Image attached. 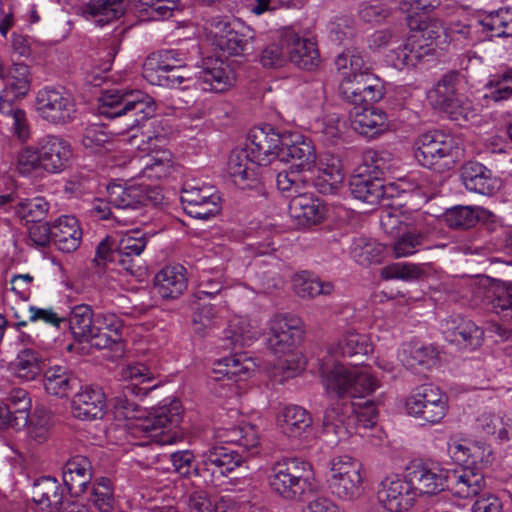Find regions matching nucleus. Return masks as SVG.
I'll return each instance as SVG.
<instances>
[{"mask_svg":"<svg viewBox=\"0 0 512 512\" xmlns=\"http://www.w3.org/2000/svg\"><path fill=\"white\" fill-rule=\"evenodd\" d=\"M187 53L182 49H163L150 54L143 64V77L151 85L170 89L194 87L205 92H224L235 82V73L217 58L203 60L192 75L179 73L185 65Z\"/></svg>","mask_w":512,"mask_h":512,"instance_id":"obj_1","label":"nucleus"},{"mask_svg":"<svg viewBox=\"0 0 512 512\" xmlns=\"http://www.w3.org/2000/svg\"><path fill=\"white\" fill-rule=\"evenodd\" d=\"M135 394L121 391L112 399L115 418L126 419L128 434L135 441V447H148L152 444L171 445L183 439V434L176 431L182 421V405L179 400H172L168 405L157 407L146 417L140 415L139 406L129 397Z\"/></svg>","mask_w":512,"mask_h":512,"instance_id":"obj_2","label":"nucleus"},{"mask_svg":"<svg viewBox=\"0 0 512 512\" xmlns=\"http://www.w3.org/2000/svg\"><path fill=\"white\" fill-rule=\"evenodd\" d=\"M303 333L301 319L297 316L278 314L269 321L267 347L278 357L273 376L281 375V381L295 377L305 368V361L295 351Z\"/></svg>","mask_w":512,"mask_h":512,"instance_id":"obj_3","label":"nucleus"},{"mask_svg":"<svg viewBox=\"0 0 512 512\" xmlns=\"http://www.w3.org/2000/svg\"><path fill=\"white\" fill-rule=\"evenodd\" d=\"M320 381L326 394L337 397V401L347 397L364 399L380 386L368 367L340 362L323 363L320 366Z\"/></svg>","mask_w":512,"mask_h":512,"instance_id":"obj_4","label":"nucleus"},{"mask_svg":"<svg viewBox=\"0 0 512 512\" xmlns=\"http://www.w3.org/2000/svg\"><path fill=\"white\" fill-rule=\"evenodd\" d=\"M266 479L274 496L301 502L313 489L312 465L298 457H284L269 466Z\"/></svg>","mask_w":512,"mask_h":512,"instance_id":"obj_5","label":"nucleus"},{"mask_svg":"<svg viewBox=\"0 0 512 512\" xmlns=\"http://www.w3.org/2000/svg\"><path fill=\"white\" fill-rule=\"evenodd\" d=\"M97 111L107 119L125 117L128 131L153 116L155 102L140 90L109 89L101 92Z\"/></svg>","mask_w":512,"mask_h":512,"instance_id":"obj_6","label":"nucleus"},{"mask_svg":"<svg viewBox=\"0 0 512 512\" xmlns=\"http://www.w3.org/2000/svg\"><path fill=\"white\" fill-rule=\"evenodd\" d=\"M352 399L336 401L324 412L323 430L326 434H333L341 441L356 432V426L363 428L373 427L378 419L376 405L371 400Z\"/></svg>","mask_w":512,"mask_h":512,"instance_id":"obj_7","label":"nucleus"},{"mask_svg":"<svg viewBox=\"0 0 512 512\" xmlns=\"http://www.w3.org/2000/svg\"><path fill=\"white\" fill-rule=\"evenodd\" d=\"M447 42V28L439 19H431L412 33L402 44L392 48L386 55L387 62L397 70L416 67L425 56L432 55L433 43Z\"/></svg>","mask_w":512,"mask_h":512,"instance_id":"obj_8","label":"nucleus"},{"mask_svg":"<svg viewBox=\"0 0 512 512\" xmlns=\"http://www.w3.org/2000/svg\"><path fill=\"white\" fill-rule=\"evenodd\" d=\"M326 484L331 494L340 501L358 499L364 492L361 463L349 455L332 458Z\"/></svg>","mask_w":512,"mask_h":512,"instance_id":"obj_9","label":"nucleus"},{"mask_svg":"<svg viewBox=\"0 0 512 512\" xmlns=\"http://www.w3.org/2000/svg\"><path fill=\"white\" fill-rule=\"evenodd\" d=\"M35 109L45 122L63 126L77 117V104L73 94L64 87L45 86L38 90Z\"/></svg>","mask_w":512,"mask_h":512,"instance_id":"obj_10","label":"nucleus"},{"mask_svg":"<svg viewBox=\"0 0 512 512\" xmlns=\"http://www.w3.org/2000/svg\"><path fill=\"white\" fill-rule=\"evenodd\" d=\"M407 414L421 425L439 424L448 412V397L432 384L415 388L405 402Z\"/></svg>","mask_w":512,"mask_h":512,"instance_id":"obj_11","label":"nucleus"},{"mask_svg":"<svg viewBox=\"0 0 512 512\" xmlns=\"http://www.w3.org/2000/svg\"><path fill=\"white\" fill-rule=\"evenodd\" d=\"M415 145V158L427 168H432L441 161L447 166L454 164L462 154L458 142L451 135L439 130L422 133Z\"/></svg>","mask_w":512,"mask_h":512,"instance_id":"obj_12","label":"nucleus"},{"mask_svg":"<svg viewBox=\"0 0 512 512\" xmlns=\"http://www.w3.org/2000/svg\"><path fill=\"white\" fill-rule=\"evenodd\" d=\"M205 30L213 45L232 56L244 55L252 49L254 31L249 27H232L226 16H213L205 23Z\"/></svg>","mask_w":512,"mask_h":512,"instance_id":"obj_13","label":"nucleus"},{"mask_svg":"<svg viewBox=\"0 0 512 512\" xmlns=\"http://www.w3.org/2000/svg\"><path fill=\"white\" fill-rule=\"evenodd\" d=\"M180 200L184 212L195 219L208 220L221 211L218 191L206 183L187 181L181 190Z\"/></svg>","mask_w":512,"mask_h":512,"instance_id":"obj_14","label":"nucleus"},{"mask_svg":"<svg viewBox=\"0 0 512 512\" xmlns=\"http://www.w3.org/2000/svg\"><path fill=\"white\" fill-rule=\"evenodd\" d=\"M417 498L416 487L407 477L390 475L378 485V502L389 512H407L415 505Z\"/></svg>","mask_w":512,"mask_h":512,"instance_id":"obj_15","label":"nucleus"},{"mask_svg":"<svg viewBox=\"0 0 512 512\" xmlns=\"http://www.w3.org/2000/svg\"><path fill=\"white\" fill-rule=\"evenodd\" d=\"M458 82L459 74L454 71L448 72L427 93L430 105L455 121L467 117L463 100L457 93Z\"/></svg>","mask_w":512,"mask_h":512,"instance_id":"obj_16","label":"nucleus"},{"mask_svg":"<svg viewBox=\"0 0 512 512\" xmlns=\"http://www.w3.org/2000/svg\"><path fill=\"white\" fill-rule=\"evenodd\" d=\"M249 144L246 150L257 166H266L274 160L280 161L283 134L270 125L253 128L248 136Z\"/></svg>","mask_w":512,"mask_h":512,"instance_id":"obj_17","label":"nucleus"},{"mask_svg":"<svg viewBox=\"0 0 512 512\" xmlns=\"http://www.w3.org/2000/svg\"><path fill=\"white\" fill-rule=\"evenodd\" d=\"M450 469H443L431 463L414 461L406 469V477L416 487L419 495H436L448 489Z\"/></svg>","mask_w":512,"mask_h":512,"instance_id":"obj_18","label":"nucleus"},{"mask_svg":"<svg viewBox=\"0 0 512 512\" xmlns=\"http://www.w3.org/2000/svg\"><path fill=\"white\" fill-rule=\"evenodd\" d=\"M38 143L43 172L60 174L71 165L73 148L67 139L60 135H46Z\"/></svg>","mask_w":512,"mask_h":512,"instance_id":"obj_19","label":"nucleus"},{"mask_svg":"<svg viewBox=\"0 0 512 512\" xmlns=\"http://www.w3.org/2000/svg\"><path fill=\"white\" fill-rule=\"evenodd\" d=\"M204 483L213 484L221 477L228 476L242 463L237 451L225 446H214L203 453Z\"/></svg>","mask_w":512,"mask_h":512,"instance_id":"obj_20","label":"nucleus"},{"mask_svg":"<svg viewBox=\"0 0 512 512\" xmlns=\"http://www.w3.org/2000/svg\"><path fill=\"white\" fill-rule=\"evenodd\" d=\"M339 92L343 99L353 105H370L382 99L383 85L373 74L358 80H352L351 76L342 78Z\"/></svg>","mask_w":512,"mask_h":512,"instance_id":"obj_21","label":"nucleus"},{"mask_svg":"<svg viewBox=\"0 0 512 512\" xmlns=\"http://www.w3.org/2000/svg\"><path fill=\"white\" fill-rule=\"evenodd\" d=\"M153 190L144 184L111 183L107 186L108 203L120 210H139L153 200Z\"/></svg>","mask_w":512,"mask_h":512,"instance_id":"obj_22","label":"nucleus"},{"mask_svg":"<svg viewBox=\"0 0 512 512\" xmlns=\"http://www.w3.org/2000/svg\"><path fill=\"white\" fill-rule=\"evenodd\" d=\"M283 43L289 60L300 69L313 70L320 63L316 42L311 38L301 37L292 29L283 31Z\"/></svg>","mask_w":512,"mask_h":512,"instance_id":"obj_23","label":"nucleus"},{"mask_svg":"<svg viewBox=\"0 0 512 512\" xmlns=\"http://www.w3.org/2000/svg\"><path fill=\"white\" fill-rule=\"evenodd\" d=\"M280 161L293 162L299 171L310 170L316 162L312 141L299 134L284 133Z\"/></svg>","mask_w":512,"mask_h":512,"instance_id":"obj_24","label":"nucleus"},{"mask_svg":"<svg viewBox=\"0 0 512 512\" xmlns=\"http://www.w3.org/2000/svg\"><path fill=\"white\" fill-rule=\"evenodd\" d=\"M106 406V397L102 389L85 386L73 396L71 413L78 420L94 421L103 418Z\"/></svg>","mask_w":512,"mask_h":512,"instance_id":"obj_25","label":"nucleus"},{"mask_svg":"<svg viewBox=\"0 0 512 512\" xmlns=\"http://www.w3.org/2000/svg\"><path fill=\"white\" fill-rule=\"evenodd\" d=\"M486 485L484 474L477 468L462 466L449 470L448 491L456 498L479 496Z\"/></svg>","mask_w":512,"mask_h":512,"instance_id":"obj_26","label":"nucleus"},{"mask_svg":"<svg viewBox=\"0 0 512 512\" xmlns=\"http://www.w3.org/2000/svg\"><path fill=\"white\" fill-rule=\"evenodd\" d=\"M352 128L359 134L374 138L389 129L387 114L372 105H354L349 112Z\"/></svg>","mask_w":512,"mask_h":512,"instance_id":"obj_27","label":"nucleus"},{"mask_svg":"<svg viewBox=\"0 0 512 512\" xmlns=\"http://www.w3.org/2000/svg\"><path fill=\"white\" fill-rule=\"evenodd\" d=\"M442 333L447 341L462 348L475 349L481 345L483 331L472 320L451 316L442 325Z\"/></svg>","mask_w":512,"mask_h":512,"instance_id":"obj_28","label":"nucleus"},{"mask_svg":"<svg viewBox=\"0 0 512 512\" xmlns=\"http://www.w3.org/2000/svg\"><path fill=\"white\" fill-rule=\"evenodd\" d=\"M288 212L297 226L306 228L321 223L325 218L326 208L319 199L305 191L290 199Z\"/></svg>","mask_w":512,"mask_h":512,"instance_id":"obj_29","label":"nucleus"},{"mask_svg":"<svg viewBox=\"0 0 512 512\" xmlns=\"http://www.w3.org/2000/svg\"><path fill=\"white\" fill-rule=\"evenodd\" d=\"M67 493L66 487H63L55 478L45 476L34 482L32 500L43 511L60 512Z\"/></svg>","mask_w":512,"mask_h":512,"instance_id":"obj_30","label":"nucleus"},{"mask_svg":"<svg viewBox=\"0 0 512 512\" xmlns=\"http://www.w3.org/2000/svg\"><path fill=\"white\" fill-rule=\"evenodd\" d=\"M460 179L470 192L489 196L497 190L498 179L490 169L477 161H468L462 165Z\"/></svg>","mask_w":512,"mask_h":512,"instance_id":"obj_31","label":"nucleus"},{"mask_svg":"<svg viewBox=\"0 0 512 512\" xmlns=\"http://www.w3.org/2000/svg\"><path fill=\"white\" fill-rule=\"evenodd\" d=\"M187 286L186 268L180 264L167 265L154 276V289L165 300L178 298Z\"/></svg>","mask_w":512,"mask_h":512,"instance_id":"obj_32","label":"nucleus"},{"mask_svg":"<svg viewBox=\"0 0 512 512\" xmlns=\"http://www.w3.org/2000/svg\"><path fill=\"white\" fill-rule=\"evenodd\" d=\"M149 237L141 230L126 232L115 245L113 261L120 264L129 273L134 272V258L145 250Z\"/></svg>","mask_w":512,"mask_h":512,"instance_id":"obj_33","label":"nucleus"},{"mask_svg":"<svg viewBox=\"0 0 512 512\" xmlns=\"http://www.w3.org/2000/svg\"><path fill=\"white\" fill-rule=\"evenodd\" d=\"M62 478L67 492L72 496H79L92 478L90 460L82 455L72 457L63 467Z\"/></svg>","mask_w":512,"mask_h":512,"instance_id":"obj_34","label":"nucleus"},{"mask_svg":"<svg viewBox=\"0 0 512 512\" xmlns=\"http://www.w3.org/2000/svg\"><path fill=\"white\" fill-rule=\"evenodd\" d=\"M425 216L416 211L411 222L406 225L412 230L404 232L393 243V254L396 258L409 257L424 248L426 234L423 231Z\"/></svg>","mask_w":512,"mask_h":512,"instance_id":"obj_35","label":"nucleus"},{"mask_svg":"<svg viewBox=\"0 0 512 512\" xmlns=\"http://www.w3.org/2000/svg\"><path fill=\"white\" fill-rule=\"evenodd\" d=\"M312 417L301 406H286L277 416V426L280 432L288 438L298 439L311 428Z\"/></svg>","mask_w":512,"mask_h":512,"instance_id":"obj_36","label":"nucleus"},{"mask_svg":"<svg viewBox=\"0 0 512 512\" xmlns=\"http://www.w3.org/2000/svg\"><path fill=\"white\" fill-rule=\"evenodd\" d=\"M82 238L78 220L74 216L64 215L52 224V242L64 253L75 251Z\"/></svg>","mask_w":512,"mask_h":512,"instance_id":"obj_37","label":"nucleus"},{"mask_svg":"<svg viewBox=\"0 0 512 512\" xmlns=\"http://www.w3.org/2000/svg\"><path fill=\"white\" fill-rule=\"evenodd\" d=\"M256 166L246 149H236L229 156L227 172L239 187H251L257 181Z\"/></svg>","mask_w":512,"mask_h":512,"instance_id":"obj_38","label":"nucleus"},{"mask_svg":"<svg viewBox=\"0 0 512 512\" xmlns=\"http://www.w3.org/2000/svg\"><path fill=\"white\" fill-rule=\"evenodd\" d=\"M120 376L123 381L121 386L126 388V393L135 394L136 397L145 396L156 387L155 385H145L154 377L153 373L142 363H131L122 367Z\"/></svg>","mask_w":512,"mask_h":512,"instance_id":"obj_39","label":"nucleus"},{"mask_svg":"<svg viewBox=\"0 0 512 512\" xmlns=\"http://www.w3.org/2000/svg\"><path fill=\"white\" fill-rule=\"evenodd\" d=\"M349 188L354 198L369 205H377L386 195L381 179H374L359 172L351 177Z\"/></svg>","mask_w":512,"mask_h":512,"instance_id":"obj_40","label":"nucleus"},{"mask_svg":"<svg viewBox=\"0 0 512 512\" xmlns=\"http://www.w3.org/2000/svg\"><path fill=\"white\" fill-rule=\"evenodd\" d=\"M96 315L90 305L79 304L75 305L69 316L70 329L75 338L79 341L90 342L95 337V333L99 331L96 328Z\"/></svg>","mask_w":512,"mask_h":512,"instance_id":"obj_41","label":"nucleus"},{"mask_svg":"<svg viewBox=\"0 0 512 512\" xmlns=\"http://www.w3.org/2000/svg\"><path fill=\"white\" fill-rule=\"evenodd\" d=\"M41 355L32 349L21 350L10 364L12 374L21 381L35 380L43 370Z\"/></svg>","mask_w":512,"mask_h":512,"instance_id":"obj_42","label":"nucleus"},{"mask_svg":"<svg viewBox=\"0 0 512 512\" xmlns=\"http://www.w3.org/2000/svg\"><path fill=\"white\" fill-rule=\"evenodd\" d=\"M294 292L301 298H314L318 295H330L334 285L329 281H321L318 276L308 271H301L292 279Z\"/></svg>","mask_w":512,"mask_h":512,"instance_id":"obj_43","label":"nucleus"},{"mask_svg":"<svg viewBox=\"0 0 512 512\" xmlns=\"http://www.w3.org/2000/svg\"><path fill=\"white\" fill-rule=\"evenodd\" d=\"M214 372L228 379L242 380L250 376L255 363L244 354H233L214 363Z\"/></svg>","mask_w":512,"mask_h":512,"instance_id":"obj_44","label":"nucleus"},{"mask_svg":"<svg viewBox=\"0 0 512 512\" xmlns=\"http://www.w3.org/2000/svg\"><path fill=\"white\" fill-rule=\"evenodd\" d=\"M372 351V345L366 335L349 331L335 344L328 348V353L334 357H351L366 355Z\"/></svg>","mask_w":512,"mask_h":512,"instance_id":"obj_45","label":"nucleus"},{"mask_svg":"<svg viewBox=\"0 0 512 512\" xmlns=\"http://www.w3.org/2000/svg\"><path fill=\"white\" fill-rule=\"evenodd\" d=\"M224 340L236 347L251 345L260 337V330L253 326L246 318L234 317L223 332Z\"/></svg>","mask_w":512,"mask_h":512,"instance_id":"obj_46","label":"nucleus"},{"mask_svg":"<svg viewBox=\"0 0 512 512\" xmlns=\"http://www.w3.org/2000/svg\"><path fill=\"white\" fill-rule=\"evenodd\" d=\"M96 328L99 331L91 340V345L98 349L111 348L120 339V321L114 314H97Z\"/></svg>","mask_w":512,"mask_h":512,"instance_id":"obj_47","label":"nucleus"},{"mask_svg":"<svg viewBox=\"0 0 512 512\" xmlns=\"http://www.w3.org/2000/svg\"><path fill=\"white\" fill-rule=\"evenodd\" d=\"M96 328L99 331L91 340V345L98 349L111 348L120 339V321L114 314H97Z\"/></svg>","mask_w":512,"mask_h":512,"instance_id":"obj_48","label":"nucleus"},{"mask_svg":"<svg viewBox=\"0 0 512 512\" xmlns=\"http://www.w3.org/2000/svg\"><path fill=\"white\" fill-rule=\"evenodd\" d=\"M486 37H510L512 36V9L500 8L490 12L478 22Z\"/></svg>","mask_w":512,"mask_h":512,"instance_id":"obj_49","label":"nucleus"},{"mask_svg":"<svg viewBox=\"0 0 512 512\" xmlns=\"http://www.w3.org/2000/svg\"><path fill=\"white\" fill-rule=\"evenodd\" d=\"M512 97V68L490 75L484 85L487 104L499 103Z\"/></svg>","mask_w":512,"mask_h":512,"instance_id":"obj_50","label":"nucleus"},{"mask_svg":"<svg viewBox=\"0 0 512 512\" xmlns=\"http://www.w3.org/2000/svg\"><path fill=\"white\" fill-rule=\"evenodd\" d=\"M477 429L486 436L508 440L512 433V418L485 412L477 419Z\"/></svg>","mask_w":512,"mask_h":512,"instance_id":"obj_51","label":"nucleus"},{"mask_svg":"<svg viewBox=\"0 0 512 512\" xmlns=\"http://www.w3.org/2000/svg\"><path fill=\"white\" fill-rule=\"evenodd\" d=\"M7 405L15 414L13 429L20 430L25 428L29 419V412L32 407L29 393L20 387L12 388L6 397Z\"/></svg>","mask_w":512,"mask_h":512,"instance_id":"obj_52","label":"nucleus"},{"mask_svg":"<svg viewBox=\"0 0 512 512\" xmlns=\"http://www.w3.org/2000/svg\"><path fill=\"white\" fill-rule=\"evenodd\" d=\"M124 12V0H89L84 9L87 16L98 18L101 24L120 18Z\"/></svg>","mask_w":512,"mask_h":512,"instance_id":"obj_53","label":"nucleus"},{"mask_svg":"<svg viewBox=\"0 0 512 512\" xmlns=\"http://www.w3.org/2000/svg\"><path fill=\"white\" fill-rule=\"evenodd\" d=\"M344 174L341 169L340 160L332 158L330 164L318 169L314 185L322 194L335 193L343 182Z\"/></svg>","mask_w":512,"mask_h":512,"instance_id":"obj_54","label":"nucleus"},{"mask_svg":"<svg viewBox=\"0 0 512 512\" xmlns=\"http://www.w3.org/2000/svg\"><path fill=\"white\" fill-rule=\"evenodd\" d=\"M406 356L403 359L404 365L413 372H419V367L426 369L436 363L438 352L432 344H413L409 345L408 350L404 351Z\"/></svg>","mask_w":512,"mask_h":512,"instance_id":"obj_55","label":"nucleus"},{"mask_svg":"<svg viewBox=\"0 0 512 512\" xmlns=\"http://www.w3.org/2000/svg\"><path fill=\"white\" fill-rule=\"evenodd\" d=\"M72 378L63 366H53L44 372L43 385L46 392L57 397L66 396L72 389Z\"/></svg>","mask_w":512,"mask_h":512,"instance_id":"obj_56","label":"nucleus"},{"mask_svg":"<svg viewBox=\"0 0 512 512\" xmlns=\"http://www.w3.org/2000/svg\"><path fill=\"white\" fill-rule=\"evenodd\" d=\"M89 502L99 512L115 511L117 507V501L115 499L114 490L109 479L101 478L93 484Z\"/></svg>","mask_w":512,"mask_h":512,"instance_id":"obj_57","label":"nucleus"},{"mask_svg":"<svg viewBox=\"0 0 512 512\" xmlns=\"http://www.w3.org/2000/svg\"><path fill=\"white\" fill-rule=\"evenodd\" d=\"M169 459L174 472L177 474L183 477L198 476L204 479V473H202L203 461L197 464L195 455L191 450L174 451L170 453Z\"/></svg>","mask_w":512,"mask_h":512,"instance_id":"obj_58","label":"nucleus"},{"mask_svg":"<svg viewBox=\"0 0 512 512\" xmlns=\"http://www.w3.org/2000/svg\"><path fill=\"white\" fill-rule=\"evenodd\" d=\"M50 420L49 413L42 409H35L30 415L27 428V437L34 445H39L47 441L50 435Z\"/></svg>","mask_w":512,"mask_h":512,"instance_id":"obj_59","label":"nucleus"},{"mask_svg":"<svg viewBox=\"0 0 512 512\" xmlns=\"http://www.w3.org/2000/svg\"><path fill=\"white\" fill-rule=\"evenodd\" d=\"M50 205L43 197L24 199L18 202L15 213L26 222H41L47 215Z\"/></svg>","mask_w":512,"mask_h":512,"instance_id":"obj_60","label":"nucleus"},{"mask_svg":"<svg viewBox=\"0 0 512 512\" xmlns=\"http://www.w3.org/2000/svg\"><path fill=\"white\" fill-rule=\"evenodd\" d=\"M388 156L385 152L366 151L363 156V163L358 167L357 172L382 180V177L390 168Z\"/></svg>","mask_w":512,"mask_h":512,"instance_id":"obj_61","label":"nucleus"},{"mask_svg":"<svg viewBox=\"0 0 512 512\" xmlns=\"http://www.w3.org/2000/svg\"><path fill=\"white\" fill-rule=\"evenodd\" d=\"M426 264L394 263L381 270V277L386 280L401 279L405 281L417 280L426 274Z\"/></svg>","mask_w":512,"mask_h":512,"instance_id":"obj_62","label":"nucleus"},{"mask_svg":"<svg viewBox=\"0 0 512 512\" xmlns=\"http://www.w3.org/2000/svg\"><path fill=\"white\" fill-rule=\"evenodd\" d=\"M217 308L208 304L198 308L192 317V329L195 334L203 337L219 325Z\"/></svg>","mask_w":512,"mask_h":512,"instance_id":"obj_63","label":"nucleus"},{"mask_svg":"<svg viewBox=\"0 0 512 512\" xmlns=\"http://www.w3.org/2000/svg\"><path fill=\"white\" fill-rule=\"evenodd\" d=\"M223 289L221 271H202L199 274L198 286L194 292L197 300L205 298H214Z\"/></svg>","mask_w":512,"mask_h":512,"instance_id":"obj_64","label":"nucleus"}]
</instances>
